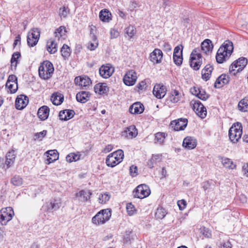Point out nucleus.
Segmentation results:
<instances>
[{
  "instance_id": "nucleus-34",
  "label": "nucleus",
  "mask_w": 248,
  "mask_h": 248,
  "mask_svg": "<svg viewBox=\"0 0 248 248\" xmlns=\"http://www.w3.org/2000/svg\"><path fill=\"white\" fill-rule=\"evenodd\" d=\"M63 95L60 93H54L51 97V101L52 103L56 106L61 105L63 101Z\"/></svg>"
},
{
  "instance_id": "nucleus-36",
  "label": "nucleus",
  "mask_w": 248,
  "mask_h": 248,
  "mask_svg": "<svg viewBox=\"0 0 248 248\" xmlns=\"http://www.w3.org/2000/svg\"><path fill=\"white\" fill-rule=\"evenodd\" d=\"M46 50L50 54L55 53L58 50L57 44L55 43L54 41L49 40L47 42Z\"/></svg>"
},
{
  "instance_id": "nucleus-24",
  "label": "nucleus",
  "mask_w": 248,
  "mask_h": 248,
  "mask_svg": "<svg viewBox=\"0 0 248 248\" xmlns=\"http://www.w3.org/2000/svg\"><path fill=\"white\" fill-rule=\"evenodd\" d=\"M91 93L87 91H80L77 93L76 99L81 103H85L90 100Z\"/></svg>"
},
{
  "instance_id": "nucleus-55",
  "label": "nucleus",
  "mask_w": 248,
  "mask_h": 248,
  "mask_svg": "<svg viewBox=\"0 0 248 248\" xmlns=\"http://www.w3.org/2000/svg\"><path fill=\"white\" fill-rule=\"evenodd\" d=\"M129 173L130 175L134 177L138 175V168L137 166L132 165L129 169Z\"/></svg>"
},
{
  "instance_id": "nucleus-19",
  "label": "nucleus",
  "mask_w": 248,
  "mask_h": 248,
  "mask_svg": "<svg viewBox=\"0 0 248 248\" xmlns=\"http://www.w3.org/2000/svg\"><path fill=\"white\" fill-rule=\"evenodd\" d=\"M197 144L196 139L191 136H187L186 137L183 142V146L187 149H193Z\"/></svg>"
},
{
  "instance_id": "nucleus-32",
  "label": "nucleus",
  "mask_w": 248,
  "mask_h": 248,
  "mask_svg": "<svg viewBox=\"0 0 248 248\" xmlns=\"http://www.w3.org/2000/svg\"><path fill=\"white\" fill-rule=\"evenodd\" d=\"M213 48V45L212 41L209 39H205L201 44V49L206 54L211 52Z\"/></svg>"
},
{
  "instance_id": "nucleus-31",
  "label": "nucleus",
  "mask_w": 248,
  "mask_h": 248,
  "mask_svg": "<svg viewBox=\"0 0 248 248\" xmlns=\"http://www.w3.org/2000/svg\"><path fill=\"white\" fill-rule=\"evenodd\" d=\"M99 17L100 19L104 22H108L112 19L111 13L106 9L100 11Z\"/></svg>"
},
{
  "instance_id": "nucleus-11",
  "label": "nucleus",
  "mask_w": 248,
  "mask_h": 248,
  "mask_svg": "<svg viewBox=\"0 0 248 248\" xmlns=\"http://www.w3.org/2000/svg\"><path fill=\"white\" fill-rule=\"evenodd\" d=\"M188 121L186 118H181L170 122V126L174 131L184 130L187 125Z\"/></svg>"
},
{
  "instance_id": "nucleus-35",
  "label": "nucleus",
  "mask_w": 248,
  "mask_h": 248,
  "mask_svg": "<svg viewBox=\"0 0 248 248\" xmlns=\"http://www.w3.org/2000/svg\"><path fill=\"white\" fill-rule=\"evenodd\" d=\"M218 157L219 159H221V163L224 167L232 170L235 169L236 165L233 163L231 159L222 156H219Z\"/></svg>"
},
{
  "instance_id": "nucleus-15",
  "label": "nucleus",
  "mask_w": 248,
  "mask_h": 248,
  "mask_svg": "<svg viewBox=\"0 0 248 248\" xmlns=\"http://www.w3.org/2000/svg\"><path fill=\"white\" fill-rule=\"evenodd\" d=\"M29 103V98L24 94L17 96L16 100L15 106L17 109L21 110L25 108Z\"/></svg>"
},
{
  "instance_id": "nucleus-26",
  "label": "nucleus",
  "mask_w": 248,
  "mask_h": 248,
  "mask_svg": "<svg viewBox=\"0 0 248 248\" xmlns=\"http://www.w3.org/2000/svg\"><path fill=\"white\" fill-rule=\"evenodd\" d=\"M47 154L46 164H49L59 159V155L56 150H49L45 153Z\"/></svg>"
},
{
  "instance_id": "nucleus-5",
  "label": "nucleus",
  "mask_w": 248,
  "mask_h": 248,
  "mask_svg": "<svg viewBox=\"0 0 248 248\" xmlns=\"http://www.w3.org/2000/svg\"><path fill=\"white\" fill-rule=\"evenodd\" d=\"M200 51L199 49L195 48L192 51L190 56V66L196 71L200 69L202 63V56Z\"/></svg>"
},
{
  "instance_id": "nucleus-33",
  "label": "nucleus",
  "mask_w": 248,
  "mask_h": 248,
  "mask_svg": "<svg viewBox=\"0 0 248 248\" xmlns=\"http://www.w3.org/2000/svg\"><path fill=\"white\" fill-rule=\"evenodd\" d=\"M16 155L14 150L9 151L6 155L5 164L7 168L11 167L14 163Z\"/></svg>"
},
{
  "instance_id": "nucleus-25",
  "label": "nucleus",
  "mask_w": 248,
  "mask_h": 248,
  "mask_svg": "<svg viewBox=\"0 0 248 248\" xmlns=\"http://www.w3.org/2000/svg\"><path fill=\"white\" fill-rule=\"evenodd\" d=\"M92 193L89 190H81L75 194L77 198H80L79 200L82 202H86L90 199Z\"/></svg>"
},
{
  "instance_id": "nucleus-23",
  "label": "nucleus",
  "mask_w": 248,
  "mask_h": 248,
  "mask_svg": "<svg viewBox=\"0 0 248 248\" xmlns=\"http://www.w3.org/2000/svg\"><path fill=\"white\" fill-rule=\"evenodd\" d=\"M144 110V106L140 102H139L132 104L129 109L130 113L133 114H141L143 112Z\"/></svg>"
},
{
  "instance_id": "nucleus-38",
  "label": "nucleus",
  "mask_w": 248,
  "mask_h": 248,
  "mask_svg": "<svg viewBox=\"0 0 248 248\" xmlns=\"http://www.w3.org/2000/svg\"><path fill=\"white\" fill-rule=\"evenodd\" d=\"M165 138V133L163 132H158L155 135L154 142L162 145L163 144Z\"/></svg>"
},
{
  "instance_id": "nucleus-14",
  "label": "nucleus",
  "mask_w": 248,
  "mask_h": 248,
  "mask_svg": "<svg viewBox=\"0 0 248 248\" xmlns=\"http://www.w3.org/2000/svg\"><path fill=\"white\" fill-rule=\"evenodd\" d=\"M75 83L82 89H87L92 84L91 79L87 76H79L75 78Z\"/></svg>"
},
{
  "instance_id": "nucleus-6",
  "label": "nucleus",
  "mask_w": 248,
  "mask_h": 248,
  "mask_svg": "<svg viewBox=\"0 0 248 248\" xmlns=\"http://www.w3.org/2000/svg\"><path fill=\"white\" fill-rule=\"evenodd\" d=\"M248 60L246 58L241 57L235 61L230 67V73L233 75L241 71L246 66Z\"/></svg>"
},
{
  "instance_id": "nucleus-7",
  "label": "nucleus",
  "mask_w": 248,
  "mask_h": 248,
  "mask_svg": "<svg viewBox=\"0 0 248 248\" xmlns=\"http://www.w3.org/2000/svg\"><path fill=\"white\" fill-rule=\"evenodd\" d=\"M190 105L195 113L201 118H205L207 115V111L205 107L198 100H192L190 102Z\"/></svg>"
},
{
  "instance_id": "nucleus-61",
  "label": "nucleus",
  "mask_w": 248,
  "mask_h": 248,
  "mask_svg": "<svg viewBox=\"0 0 248 248\" xmlns=\"http://www.w3.org/2000/svg\"><path fill=\"white\" fill-rule=\"evenodd\" d=\"M200 88H201L194 87L190 89V92L192 94L195 95L196 96H197L198 97V95H199L198 92L199 90H200Z\"/></svg>"
},
{
  "instance_id": "nucleus-39",
  "label": "nucleus",
  "mask_w": 248,
  "mask_h": 248,
  "mask_svg": "<svg viewBox=\"0 0 248 248\" xmlns=\"http://www.w3.org/2000/svg\"><path fill=\"white\" fill-rule=\"evenodd\" d=\"M238 108L239 110L242 112L248 111V99L244 98L238 103Z\"/></svg>"
},
{
  "instance_id": "nucleus-16",
  "label": "nucleus",
  "mask_w": 248,
  "mask_h": 248,
  "mask_svg": "<svg viewBox=\"0 0 248 248\" xmlns=\"http://www.w3.org/2000/svg\"><path fill=\"white\" fill-rule=\"evenodd\" d=\"M99 74L104 78H108L114 72V68L109 64L103 65L99 68Z\"/></svg>"
},
{
  "instance_id": "nucleus-54",
  "label": "nucleus",
  "mask_w": 248,
  "mask_h": 248,
  "mask_svg": "<svg viewBox=\"0 0 248 248\" xmlns=\"http://www.w3.org/2000/svg\"><path fill=\"white\" fill-rule=\"evenodd\" d=\"M147 82L146 80L144 79L140 82L137 85L136 87L138 89V91L145 90L147 88Z\"/></svg>"
},
{
  "instance_id": "nucleus-58",
  "label": "nucleus",
  "mask_w": 248,
  "mask_h": 248,
  "mask_svg": "<svg viewBox=\"0 0 248 248\" xmlns=\"http://www.w3.org/2000/svg\"><path fill=\"white\" fill-rule=\"evenodd\" d=\"M201 232H202L203 235L205 236V237L207 238H210L211 237V233L209 232L208 229H206L205 227L202 228Z\"/></svg>"
},
{
  "instance_id": "nucleus-49",
  "label": "nucleus",
  "mask_w": 248,
  "mask_h": 248,
  "mask_svg": "<svg viewBox=\"0 0 248 248\" xmlns=\"http://www.w3.org/2000/svg\"><path fill=\"white\" fill-rule=\"evenodd\" d=\"M200 90L198 92L199 95L198 98L203 101L206 100L209 97V94L207 93L202 88H200Z\"/></svg>"
},
{
  "instance_id": "nucleus-12",
  "label": "nucleus",
  "mask_w": 248,
  "mask_h": 248,
  "mask_svg": "<svg viewBox=\"0 0 248 248\" xmlns=\"http://www.w3.org/2000/svg\"><path fill=\"white\" fill-rule=\"evenodd\" d=\"M137 79V73L134 70H128L125 73L123 78L124 82L127 86L134 85Z\"/></svg>"
},
{
  "instance_id": "nucleus-47",
  "label": "nucleus",
  "mask_w": 248,
  "mask_h": 248,
  "mask_svg": "<svg viewBox=\"0 0 248 248\" xmlns=\"http://www.w3.org/2000/svg\"><path fill=\"white\" fill-rule=\"evenodd\" d=\"M47 131L44 130L40 132L36 133L33 136V140H34L41 141L46 136Z\"/></svg>"
},
{
  "instance_id": "nucleus-60",
  "label": "nucleus",
  "mask_w": 248,
  "mask_h": 248,
  "mask_svg": "<svg viewBox=\"0 0 248 248\" xmlns=\"http://www.w3.org/2000/svg\"><path fill=\"white\" fill-rule=\"evenodd\" d=\"M177 204L179 207V209L180 210H183L185 208L186 203V202L184 200H182L178 201Z\"/></svg>"
},
{
  "instance_id": "nucleus-42",
  "label": "nucleus",
  "mask_w": 248,
  "mask_h": 248,
  "mask_svg": "<svg viewBox=\"0 0 248 248\" xmlns=\"http://www.w3.org/2000/svg\"><path fill=\"white\" fill-rule=\"evenodd\" d=\"M21 55L20 52H14L11 59V67H14L15 69L16 68L17 63V60L20 57Z\"/></svg>"
},
{
  "instance_id": "nucleus-45",
  "label": "nucleus",
  "mask_w": 248,
  "mask_h": 248,
  "mask_svg": "<svg viewBox=\"0 0 248 248\" xmlns=\"http://www.w3.org/2000/svg\"><path fill=\"white\" fill-rule=\"evenodd\" d=\"M110 197V195L108 192H106L104 194H101L99 195L98 200L100 203L103 204L109 201Z\"/></svg>"
},
{
  "instance_id": "nucleus-28",
  "label": "nucleus",
  "mask_w": 248,
  "mask_h": 248,
  "mask_svg": "<svg viewBox=\"0 0 248 248\" xmlns=\"http://www.w3.org/2000/svg\"><path fill=\"white\" fill-rule=\"evenodd\" d=\"M94 91L96 93L100 95L107 94L109 91V88L105 83H99L95 85Z\"/></svg>"
},
{
  "instance_id": "nucleus-50",
  "label": "nucleus",
  "mask_w": 248,
  "mask_h": 248,
  "mask_svg": "<svg viewBox=\"0 0 248 248\" xmlns=\"http://www.w3.org/2000/svg\"><path fill=\"white\" fill-rule=\"evenodd\" d=\"M79 156L74 153H70L66 157V160L68 162L71 163L73 161H76L79 159Z\"/></svg>"
},
{
  "instance_id": "nucleus-2",
  "label": "nucleus",
  "mask_w": 248,
  "mask_h": 248,
  "mask_svg": "<svg viewBox=\"0 0 248 248\" xmlns=\"http://www.w3.org/2000/svg\"><path fill=\"white\" fill-rule=\"evenodd\" d=\"M124 157V152L119 149L112 153L109 154L106 159V165L108 167H114L121 163Z\"/></svg>"
},
{
  "instance_id": "nucleus-46",
  "label": "nucleus",
  "mask_w": 248,
  "mask_h": 248,
  "mask_svg": "<svg viewBox=\"0 0 248 248\" xmlns=\"http://www.w3.org/2000/svg\"><path fill=\"white\" fill-rule=\"evenodd\" d=\"M66 32L65 27L64 26H61L56 30L54 34L56 37L59 38L65 35Z\"/></svg>"
},
{
  "instance_id": "nucleus-51",
  "label": "nucleus",
  "mask_w": 248,
  "mask_h": 248,
  "mask_svg": "<svg viewBox=\"0 0 248 248\" xmlns=\"http://www.w3.org/2000/svg\"><path fill=\"white\" fill-rule=\"evenodd\" d=\"M125 32L130 38H131L136 33V30L134 26H129L125 29Z\"/></svg>"
},
{
  "instance_id": "nucleus-30",
  "label": "nucleus",
  "mask_w": 248,
  "mask_h": 248,
  "mask_svg": "<svg viewBox=\"0 0 248 248\" xmlns=\"http://www.w3.org/2000/svg\"><path fill=\"white\" fill-rule=\"evenodd\" d=\"M213 67L210 64L206 65L202 71V78L205 81H207L210 78Z\"/></svg>"
},
{
  "instance_id": "nucleus-59",
  "label": "nucleus",
  "mask_w": 248,
  "mask_h": 248,
  "mask_svg": "<svg viewBox=\"0 0 248 248\" xmlns=\"http://www.w3.org/2000/svg\"><path fill=\"white\" fill-rule=\"evenodd\" d=\"M162 46L164 51L167 52L170 51L171 49V46L168 42H165L163 43Z\"/></svg>"
},
{
  "instance_id": "nucleus-62",
  "label": "nucleus",
  "mask_w": 248,
  "mask_h": 248,
  "mask_svg": "<svg viewBox=\"0 0 248 248\" xmlns=\"http://www.w3.org/2000/svg\"><path fill=\"white\" fill-rule=\"evenodd\" d=\"M111 38H116L119 35V32L115 29H111L110 31Z\"/></svg>"
},
{
  "instance_id": "nucleus-53",
  "label": "nucleus",
  "mask_w": 248,
  "mask_h": 248,
  "mask_svg": "<svg viewBox=\"0 0 248 248\" xmlns=\"http://www.w3.org/2000/svg\"><path fill=\"white\" fill-rule=\"evenodd\" d=\"M69 12L68 7L63 6L59 9V15L61 17H66Z\"/></svg>"
},
{
  "instance_id": "nucleus-3",
  "label": "nucleus",
  "mask_w": 248,
  "mask_h": 248,
  "mask_svg": "<svg viewBox=\"0 0 248 248\" xmlns=\"http://www.w3.org/2000/svg\"><path fill=\"white\" fill-rule=\"evenodd\" d=\"M39 75L43 79L50 78L53 74L54 68L53 64L49 61H44L39 67Z\"/></svg>"
},
{
  "instance_id": "nucleus-20",
  "label": "nucleus",
  "mask_w": 248,
  "mask_h": 248,
  "mask_svg": "<svg viewBox=\"0 0 248 248\" xmlns=\"http://www.w3.org/2000/svg\"><path fill=\"white\" fill-rule=\"evenodd\" d=\"M75 115L74 110L66 109L60 111L59 117L61 121H66L73 118Z\"/></svg>"
},
{
  "instance_id": "nucleus-48",
  "label": "nucleus",
  "mask_w": 248,
  "mask_h": 248,
  "mask_svg": "<svg viewBox=\"0 0 248 248\" xmlns=\"http://www.w3.org/2000/svg\"><path fill=\"white\" fill-rule=\"evenodd\" d=\"M11 183L16 186H19L22 184V178L18 175H15L11 180Z\"/></svg>"
},
{
  "instance_id": "nucleus-27",
  "label": "nucleus",
  "mask_w": 248,
  "mask_h": 248,
  "mask_svg": "<svg viewBox=\"0 0 248 248\" xmlns=\"http://www.w3.org/2000/svg\"><path fill=\"white\" fill-rule=\"evenodd\" d=\"M138 134L137 129L136 126L132 125H130L123 132V136L128 139H132L137 136Z\"/></svg>"
},
{
  "instance_id": "nucleus-21",
  "label": "nucleus",
  "mask_w": 248,
  "mask_h": 248,
  "mask_svg": "<svg viewBox=\"0 0 248 248\" xmlns=\"http://www.w3.org/2000/svg\"><path fill=\"white\" fill-rule=\"evenodd\" d=\"M163 57L162 51L158 48H155L150 54V61L154 63H158L161 62Z\"/></svg>"
},
{
  "instance_id": "nucleus-57",
  "label": "nucleus",
  "mask_w": 248,
  "mask_h": 248,
  "mask_svg": "<svg viewBox=\"0 0 248 248\" xmlns=\"http://www.w3.org/2000/svg\"><path fill=\"white\" fill-rule=\"evenodd\" d=\"M7 82L13 83L15 84H17V78L15 75H11L9 76Z\"/></svg>"
},
{
  "instance_id": "nucleus-13",
  "label": "nucleus",
  "mask_w": 248,
  "mask_h": 248,
  "mask_svg": "<svg viewBox=\"0 0 248 248\" xmlns=\"http://www.w3.org/2000/svg\"><path fill=\"white\" fill-rule=\"evenodd\" d=\"M167 93V88L162 83L156 84L153 89V93L154 95L158 99L163 98Z\"/></svg>"
},
{
  "instance_id": "nucleus-44",
  "label": "nucleus",
  "mask_w": 248,
  "mask_h": 248,
  "mask_svg": "<svg viewBox=\"0 0 248 248\" xmlns=\"http://www.w3.org/2000/svg\"><path fill=\"white\" fill-rule=\"evenodd\" d=\"M166 211L164 208L159 207L156 209L155 216L157 218L162 219L166 216Z\"/></svg>"
},
{
  "instance_id": "nucleus-43",
  "label": "nucleus",
  "mask_w": 248,
  "mask_h": 248,
  "mask_svg": "<svg viewBox=\"0 0 248 248\" xmlns=\"http://www.w3.org/2000/svg\"><path fill=\"white\" fill-rule=\"evenodd\" d=\"M91 35L93 42H90L89 43L88 47L91 50H93L97 47L98 43L96 36L94 34Z\"/></svg>"
},
{
  "instance_id": "nucleus-64",
  "label": "nucleus",
  "mask_w": 248,
  "mask_h": 248,
  "mask_svg": "<svg viewBox=\"0 0 248 248\" xmlns=\"http://www.w3.org/2000/svg\"><path fill=\"white\" fill-rule=\"evenodd\" d=\"M181 50V45L176 46L174 49L173 55H178L180 53V51Z\"/></svg>"
},
{
  "instance_id": "nucleus-10",
  "label": "nucleus",
  "mask_w": 248,
  "mask_h": 248,
  "mask_svg": "<svg viewBox=\"0 0 248 248\" xmlns=\"http://www.w3.org/2000/svg\"><path fill=\"white\" fill-rule=\"evenodd\" d=\"M242 134V128L240 125L239 128L232 126L229 131V137L232 143L237 142L240 139Z\"/></svg>"
},
{
  "instance_id": "nucleus-29",
  "label": "nucleus",
  "mask_w": 248,
  "mask_h": 248,
  "mask_svg": "<svg viewBox=\"0 0 248 248\" xmlns=\"http://www.w3.org/2000/svg\"><path fill=\"white\" fill-rule=\"evenodd\" d=\"M49 108L46 106L40 107L37 112L38 117L42 120H46L49 115Z\"/></svg>"
},
{
  "instance_id": "nucleus-40",
  "label": "nucleus",
  "mask_w": 248,
  "mask_h": 248,
  "mask_svg": "<svg viewBox=\"0 0 248 248\" xmlns=\"http://www.w3.org/2000/svg\"><path fill=\"white\" fill-rule=\"evenodd\" d=\"M181 50L180 51V53H179L178 55H174L173 56V59L174 63L177 65V66H180L183 62V46L181 45Z\"/></svg>"
},
{
  "instance_id": "nucleus-56",
  "label": "nucleus",
  "mask_w": 248,
  "mask_h": 248,
  "mask_svg": "<svg viewBox=\"0 0 248 248\" xmlns=\"http://www.w3.org/2000/svg\"><path fill=\"white\" fill-rule=\"evenodd\" d=\"M126 210L129 215H132L135 211V208L132 203H128L126 204Z\"/></svg>"
},
{
  "instance_id": "nucleus-52",
  "label": "nucleus",
  "mask_w": 248,
  "mask_h": 248,
  "mask_svg": "<svg viewBox=\"0 0 248 248\" xmlns=\"http://www.w3.org/2000/svg\"><path fill=\"white\" fill-rule=\"evenodd\" d=\"M6 86L10 90L11 93H15L18 89L17 84H15L13 83H9V82H6Z\"/></svg>"
},
{
  "instance_id": "nucleus-18",
  "label": "nucleus",
  "mask_w": 248,
  "mask_h": 248,
  "mask_svg": "<svg viewBox=\"0 0 248 248\" xmlns=\"http://www.w3.org/2000/svg\"><path fill=\"white\" fill-rule=\"evenodd\" d=\"M62 205V202L60 199H53L46 203V208L48 212L58 210Z\"/></svg>"
},
{
  "instance_id": "nucleus-17",
  "label": "nucleus",
  "mask_w": 248,
  "mask_h": 248,
  "mask_svg": "<svg viewBox=\"0 0 248 248\" xmlns=\"http://www.w3.org/2000/svg\"><path fill=\"white\" fill-rule=\"evenodd\" d=\"M182 97L181 93L176 89H172L168 93V97L166 100L167 103L169 101L171 103L178 102Z\"/></svg>"
},
{
  "instance_id": "nucleus-63",
  "label": "nucleus",
  "mask_w": 248,
  "mask_h": 248,
  "mask_svg": "<svg viewBox=\"0 0 248 248\" xmlns=\"http://www.w3.org/2000/svg\"><path fill=\"white\" fill-rule=\"evenodd\" d=\"M112 149V145L111 144H108L103 149L102 152L104 153H107L111 151Z\"/></svg>"
},
{
  "instance_id": "nucleus-41",
  "label": "nucleus",
  "mask_w": 248,
  "mask_h": 248,
  "mask_svg": "<svg viewBox=\"0 0 248 248\" xmlns=\"http://www.w3.org/2000/svg\"><path fill=\"white\" fill-rule=\"evenodd\" d=\"M62 57L66 59L68 58L71 54L70 48L66 44H64L61 50Z\"/></svg>"
},
{
  "instance_id": "nucleus-8",
  "label": "nucleus",
  "mask_w": 248,
  "mask_h": 248,
  "mask_svg": "<svg viewBox=\"0 0 248 248\" xmlns=\"http://www.w3.org/2000/svg\"><path fill=\"white\" fill-rule=\"evenodd\" d=\"M150 193L149 187L145 184L138 186L133 191L134 197L139 199H143L148 197Z\"/></svg>"
},
{
  "instance_id": "nucleus-1",
  "label": "nucleus",
  "mask_w": 248,
  "mask_h": 248,
  "mask_svg": "<svg viewBox=\"0 0 248 248\" xmlns=\"http://www.w3.org/2000/svg\"><path fill=\"white\" fill-rule=\"evenodd\" d=\"M233 50V43L230 40H226L218 49L216 58L218 63H222L228 60Z\"/></svg>"
},
{
  "instance_id": "nucleus-4",
  "label": "nucleus",
  "mask_w": 248,
  "mask_h": 248,
  "mask_svg": "<svg viewBox=\"0 0 248 248\" xmlns=\"http://www.w3.org/2000/svg\"><path fill=\"white\" fill-rule=\"evenodd\" d=\"M111 216L110 209H106L98 212L92 219L93 223L97 225L103 224L108 221Z\"/></svg>"
},
{
  "instance_id": "nucleus-37",
  "label": "nucleus",
  "mask_w": 248,
  "mask_h": 248,
  "mask_svg": "<svg viewBox=\"0 0 248 248\" xmlns=\"http://www.w3.org/2000/svg\"><path fill=\"white\" fill-rule=\"evenodd\" d=\"M40 30L38 28L33 29L32 32L28 34V36L31 37L33 39H35L34 42L32 43V45H36L37 44L40 37Z\"/></svg>"
},
{
  "instance_id": "nucleus-22",
  "label": "nucleus",
  "mask_w": 248,
  "mask_h": 248,
  "mask_svg": "<svg viewBox=\"0 0 248 248\" xmlns=\"http://www.w3.org/2000/svg\"><path fill=\"white\" fill-rule=\"evenodd\" d=\"M230 78L226 74H222L217 78L214 83L215 88H220L224 84H227L229 82Z\"/></svg>"
},
{
  "instance_id": "nucleus-9",
  "label": "nucleus",
  "mask_w": 248,
  "mask_h": 248,
  "mask_svg": "<svg viewBox=\"0 0 248 248\" xmlns=\"http://www.w3.org/2000/svg\"><path fill=\"white\" fill-rule=\"evenodd\" d=\"M14 215V212L12 207H8L2 209L0 212V223L2 225H6L12 219Z\"/></svg>"
}]
</instances>
